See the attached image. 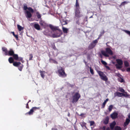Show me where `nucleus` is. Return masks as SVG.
<instances>
[{"mask_svg":"<svg viewBox=\"0 0 130 130\" xmlns=\"http://www.w3.org/2000/svg\"><path fill=\"white\" fill-rule=\"evenodd\" d=\"M113 107V106L112 105H110L108 107V109L109 111H111L112 108Z\"/></svg>","mask_w":130,"mask_h":130,"instance_id":"37","label":"nucleus"},{"mask_svg":"<svg viewBox=\"0 0 130 130\" xmlns=\"http://www.w3.org/2000/svg\"><path fill=\"white\" fill-rule=\"evenodd\" d=\"M57 72L59 76L63 78L67 77V74L65 72L64 69L62 67H60L59 69L58 70Z\"/></svg>","mask_w":130,"mask_h":130,"instance_id":"4","label":"nucleus"},{"mask_svg":"<svg viewBox=\"0 0 130 130\" xmlns=\"http://www.w3.org/2000/svg\"><path fill=\"white\" fill-rule=\"evenodd\" d=\"M130 122V120L129 119L126 118V119L124 123V126L125 127Z\"/></svg>","mask_w":130,"mask_h":130,"instance_id":"16","label":"nucleus"},{"mask_svg":"<svg viewBox=\"0 0 130 130\" xmlns=\"http://www.w3.org/2000/svg\"><path fill=\"white\" fill-rule=\"evenodd\" d=\"M74 128L75 130H78L77 128V127H75Z\"/></svg>","mask_w":130,"mask_h":130,"instance_id":"60","label":"nucleus"},{"mask_svg":"<svg viewBox=\"0 0 130 130\" xmlns=\"http://www.w3.org/2000/svg\"><path fill=\"white\" fill-rule=\"evenodd\" d=\"M36 15L37 16V18L39 19H41V14L39 13V12H37L36 13Z\"/></svg>","mask_w":130,"mask_h":130,"instance_id":"31","label":"nucleus"},{"mask_svg":"<svg viewBox=\"0 0 130 130\" xmlns=\"http://www.w3.org/2000/svg\"><path fill=\"white\" fill-rule=\"evenodd\" d=\"M126 94H125L124 96L126 98H130V95L127 94L126 92H125Z\"/></svg>","mask_w":130,"mask_h":130,"instance_id":"43","label":"nucleus"},{"mask_svg":"<svg viewBox=\"0 0 130 130\" xmlns=\"http://www.w3.org/2000/svg\"><path fill=\"white\" fill-rule=\"evenodd\" d=\"M129 2H127L126 1H124L121 3V4L119 5V7H121L123 6H124L125 4H127L128 3H129Z\"/></svg>","mask_w":130,"mask_h":130,"instance_id":"27","label":"nucleus"},{"mask_svg":"<svg viewBox=\"0 0 130 130\" xmlns=\"http://www.w3.org/2000/svg\"><path fill=\"white\" fill-rule=\"evenodd\" d=\"M90 126L93 125L94 124V122L93 121H90Z\"/></svg>","mask_w":130,"mask_h":130,"instance_id":"46","label":"nucleus"},{"mask_svg":"<svg viewBox=\"0 0 130 130\" xmlns=\"http://www.w3.org/2000/svg\"><path fill=\"white\" fill-rule=\"evenodd\" d=\"M84 115V114H83V113H82V114H81L80 115V116H82L83 115Z\"/></svg>","mask_w":130,"mask_h":130,"instance_id":"62","label":"nucleus"},{"mask_svg":"<svg viewBox=\"0 0 130 130\" xmlns=\"http://www.w3.org/2000/svg\"><path fill=\"white\" fill-rule=\"evenodd\" d=\"M51 130H58V129L56 128H52L51 129Z\"/></svg>","mask_w":130,"mask_h":130,"instance_id":"52","label":"nucleus"},{"mask_svg":"<svg viewBox=\"0 0 130 130\" xmlns=\"http://www.w3.org/2000/svg\"><path fill=\"white\" fill-rule=\"evenodd\" d=\"M12 56L13 58L15 60H17L19 58L18 55L17 54H14Z\"/></svg>","mask_w":130,"mask_h":130,"instance_id":"24","label":"nucleus"},{"mask_svg":"<svg viewBox=\"0 0 130 130\" xmlns=\"http://www.w3.org/2000/svg\"><path fill=\"white\" fill-rule=\"evenodd\" d=\"M128 119H130V113H129L128 115Z\"/></svg>","mask_w":130,"mask_h":130,"instance_id":"54","label":"nucleus"},{"mask_svg":"<svg viewBox=\"0 0 130 130\" xmlns=\"http://www.w3.org/2000/svg\"><path fill=\"white\" fill-rule=\"evenodd\" d=\"M126 71L128 72H130V67L127 68Z\"/></svg>","mask_w":130,"mask_h":130,"instance_id":"50","label":"nucleus"},{"mask_svg":"<svg viewBox=\"0 0 130 130\" xmlns=\"http://www.w3.org/2000/svg\"><path fill=\"white\" fill-rule=\"evenodd\" d=\"M116 124V123L115 121L113 122L112 123L110 124V129L112 130L113 129Z\"/></svg>","mask_w":130,"mask_h":130,"instance_id":"17","label":"nucleus"},{"mask_svg":"<svg viewBox=\"0 0 130 130\" xmlns=\"http://www.w3.org/2000/svg\"><path fill=\"white\" fill-rule=\"evenodd\" d=\"M39 23L41 26L43 27L44 28L47 26V24L45 22L41 20L40 21Z\"/></svg>","mask_w":130,"mask_h":130,"instance_id":"12","label":"nucleus"},{"mask_svg":"<svg viewBox=\"0 0 130 130\" xmlns=\"http://www.w3.org/2000/svg\"><path fill=\"white\" fill-rule=\"evenodd\" d=\"M19 31H20L23 29V28L19 25H17Z\"/></svg>","mask_w":130,"mask_h":130,"instance_id":"32","label":"nucleus"},{"mask_svg":"<svg viewBox=\"0 0 130 130\" xmlns=\"http://www.w3.org/2000/svg\"><path fill=\"white\" fill-rule=\"evenodd\" d=\"M40 108V107H33L30 109V111L26 113V114H28L29 115H32L34 111H36L37 110H39Z\"/></svg>","mask_w":130,"mask_h":130,"instance_id":"8","label":"nucleus"},{"mask_svg":"<svg viewBox=\"0 0 130 130\" xmlns=\"http://www.w3.org/2000/svg\"><path fill=\"white\" fill-rule=\"evenodd\" d=\"M108 99H106V100H105L104 101V102L103 103L102 105V108H104L105 106V104H106L107 102L108 101Z\"/></svg>","mask_w":130,"mask_h":130,"instance_id":"26","label":"nucleus"},{"mask_svg":"<svg viewBox=\"0 0 130 130\" xmlns=\"http://www.w3.org/2000/svg\"><path fill=\"white\" fill-rule=\"evenodd\" d=\"M125 94L119 92H116L114 94V97L118 96V97H121L123 96H124Z\"/></svg>","mask_w":130,"mask_h":130,"instance_id":"11","label":"nucleus"},{"mask_svg":"<svg viewBox=\"0 0 130 130\" xmlns=\"http://www.w3.org/2000/svg\"><path fill=\"white\" fill-rule=\"evenodd\" d=\"M49 27L53 31H55L57 30L58 31H56L55 33L52 34V37L53 38H56L59 37L62 35V33L61 30L59 28L58 26H54L51 24H50Z\"/></svg>","mask_w":130,"mask_h":130,"instance_id":"1","label":"nucleus"},{"mask_svg":"<svg viewBox=\"0 0 130 130\" xmlns=\"http://www.w3.org/2000/svg\"><path fill=\"white\" fill-rule=\"evenodd\" d=\"M14 37L17 40H18V35H15L14 36Z\"/></svg>","mask_w":130,"mask_h":130,"instance_id":"48","label":"nucleus"},{"mask_svg":"<svg viewBox=\"0 0 130 130\" xmlns=\"http://www.w3.org/2000/svg\"><path fill=\"white\" fill-rule=\"evenodd\" d=\"M95 45L93 44L92 43L90 44L88 47L89 50H90L93 48L95 46Z\"/></svg>","mask_w":130,"mask_h":130,"instance_id":"22","label":"nucleus"},{"mask_svg":"<svg viewBox=\"0 0 130 130\" xmlns=\"http://www.w3.org/2000/svg\"><path fill=\"white\" fill-rule=\"evenodd\" d=\"M23 67V65L22 64H21V65H19L18 67V68L19 70L20 71H22V68Z\"/></svg>","mask_w":130,"mask_h":130,"instance_id":"34","label":"nucleus"},{"mask_svg":"<svg viewBox=\"0 0 130 130\" xmlns=\"http://www.w3.org/2000/svg\"><path fill=\"white\" fill-rule=\"evenodd\" d=\"M2 50L3 51L5 52V55H8V51H7V48L5 47H3L2 48Z\"/></svg>","mask_w":130,"mask_h":130,"instance_id":"19","label":"nucleus"},{"mask_svg":"<svg viewBox=\"0 0 130 130\" xmlns=\"http://www.w3.org/2000/svg\"><path fill=\"white\" fill-rule=\"evenodd\" d=\"M11 33L13 35V36H14L15 34H14V32H12Z\"/></svg>","mask_w":130,"mask_h":130,"instance_id":"57","label":"nucleus"},{"mask_svg":"<svg viewBox=\"0 0 130 130\" xmlns=\"http://www.w3.org/2000/svg\"><path fill=\"white\" fill-rule=\"evenodd\" d=\"M123 31L128 34L130 36V31L125 30H124Z\"/></svg>","mask_w":130,"mask_h":130,"instance_id":"38","label":"nucleus"},{"mask_svg":"<svg viewBox=\"0 0 130 130\" xmlns=\"http://www.w3.org/2000/svg\"><path fill=\"white\" fill-rule=\"evenodd\" d=\"M90 72L92 75H93L94 74L93 70L92 69L91 67H90Z\"/></svg>","mask_w":130,"mask_h":130,"instance_id":"41","label":"nucleus"},{"mask_svg":"<svg viewBox=\"0 0 130 130\" xmlns=\"http://www.w3.org/2000/svg\"><path fill=\"white\" fill-rule=\"evenodd\" d=\"M119 91L122 93H124L125 92V91L121 87H119Z\"/></svg>","mask_w":130,"mask_h":130,"instance_id":"35","label":"nucleus"},{"mask_svg":"<svg viewBox=\"0 0 130 130\" xmlns=\"http://www.w3.org/2000/svg\"><path fill=\"white\" fill-rule=\"evenodd\" d=\"M118 81L121 83H122L124 82L123 79L119 76V77L118 78Z\"/></svg>","mask_w":130,"mask_h":130,"instance_id":"30","label":"nucleus"},{"mask_svg":"<svg viewBox=\"0 0 130 130\" xmlns=\"http://www.w3.org/2000/svg\"><path fill=\"white\" fill-rule=\"evenodd\" d=\"M14 54V52L12 49H10L8 51V55H7L12 56Z\"/></svg>","mask_w":130,"mask_h":130,"instance_id":"13","label":"nucleus"},{"mask_svg":"<svg viewBox=\"0 0 130 130\" xmlns=\"http://www.w3.org/2000/svg\"><path fill=\"white\" fill-rule=\"evenodd\" d=\"M109 118L108 117H106L104 121V123L105 124H107L108 123Z\"/></svg>","mask_w":130,"mask_h":130,"instance_id":"28","label":"nucleus"},{"mask_svg":"<svg viewBox=\"0 0 130 130\" xmlns=\"http://www.w3.org/2000/svg\"><path fill=\"white\" fill-rule=\"evenodd\" d=\"M62 28L63 32L64 33H68L69 30L68 29V28H65L63 26L62 27Z\"/></svg>","mask_w":130,"mask_h":130,"instance_id":"21","label":"nucleus"},{"mask_svg":"<svg viewBox=\"0 0 130 130\" xmlns=\"http://www.w3.org/2000/svg\"><path fill=\"white\" fill-rule=\"evenodd\" d=\"M98 41L97 40H93L92 42V43L94 45H95V46L96 43H98Z\"/></svg>","mask_w":130,"mask_h":130,"instance_id":"42","label":"nucleus"},{"mask_svg":"<svg viewBox=\"0 0 130 130\" xmlns=\"http://www.w3.org/2000/svg\"><path fill=\"white\" fill-rule=\"evenodd\" d=\"M70 113L69 112L68 113V117H70Z\"/></svg>","mask_w":130,"mask_h":130,"instance_id":"56","label":"nucleus"},{"mask_svg":"<svg viewBox=\"0 0 130 130\" xmlns=\"http://www.w3.org/2000/svg\"><path fill=\"white\" fill-rule=\"evenodd\" d=\"M105 67L106 69H107L108 70H110V68L108 66H106V65L105 66Z\"/></svg>","mask_w":130,"mask_h":130,"instance_id":"49","label":"nucleus"},{"mask_svg":"<svg viewBox=\"0 0 130 130\" xmlns=\"http://www.w3.org/2000/svg\"><path fill=\"white\" fill-rule=\"evenodd\" d=\"M100 37H99H99L96 39V40H97L98 41V40L99 39V38H100Z\"/></svg>","mask_w":130,"mask_h":130,"instance_id":"61","label":"nucleus"},{"mask_svg":"<svg viewBox=\"0 0 130 130\" xmlns=\"http://www.w3.org/2000/svg\"><path fill=\"white\" fill-rule=\"evenodd\" d=\"M28 103H27L26 104V108H27L29 109V107L28 105Z\"/></svg>","mask_w":130,"mask_h":130,"instance_id":"51","label":"nucleus"},{"mask_svg":"<svg viewBox=\"0 0 130 130\" xmlns=\"http://www.w3.org/2000/svg\"><path fill=\"white\" fill-rule=\"evenodd\" d=\"M106 129V130H110V128L109 127L107 128Z\"/></svg>","mask_w":130,"mask_h":130,"instance_id":"58","label":"nucleus"},{"mask_svg":"<svg viewBox=\"0 0 130 130\" xmlns=\"http://www.w3.org/2000/svg\"><path fill=\"white\" fill-rule=\"evenodd\" d=\"M121 65H119L118 64H116V66L117 69H120L122 68V67Z\"/></svg>","mask_w":130,"mask_h":130,"instance_id":"40","label":"nucleus"},{"mask_svg":"<svg viewBox=\"0 0 130 130\" xmlns=\"http://www.w3.org/2000/svg\"><path fill=\"white\" fill-rule=\"evenodd\" d=\"M80 95L78 92H76L74 95L73 96V99L72 102L74 103L78 101L80 97Z\"/></svg>","mask_w":130,"mask_h":130,"instance_id":"5","label":"nucleus"},{"mask_svg":"<svg viewBox=\"0 0 130 130\" xmlns=\"http://www.w3.org/2000/svg\"><path fill=\"white\" fill-rule=\"evenodd\" d=\"M21 64V63L20 62H15L13 63V65L16 67H18Z\"/></svg>","mask_w":130,"mask_h":130,"instance_id":"20","label":"nucleus"},{"mask_svg":"<svg viewBox=\"0 0 130 130\" xmlns=\"http://www.w3.org/2000/svg\"><path fill=\"white\" fill-rule=\"evenodd\" d=\"M101 62L102 64L105 65H106L107 64V63L105 62V61L103 60L102 59H101Z\"/></svg>","mask_w":130,"mask_h":130,"instance_id":"39","label":"nucleus"},{"mask_svg":"<svg viewBox=\"0 0 130 130\" xmlns=\"http://www.w3.org/2000/svg\"><path fill=\"white\" fill-rule=\"evenodd\" d=\"M78 19H77V21H76V23L77 24H78V23L79 22H78Z\"/></svg>","mask_w":130,"mask_h":130,"instance_id":"59","label":"nucleus"},{"mask_svg":"<svg viewBox=\"0 0 130 130\" xmlns=\"http://www.w3.org/2000/svg\"><path fill=\"white\" fill-rule=\"evenodd\" d=\"M101 53L103 56L106 57H109L108 54L112 55L113 54L112 51L109 48H107L105 49V51H101Z\"/></svg>","mask_w":130,"mask_h":130,"instance_id":"3","label":"nucleus"},{"mask_svg":"<svg viewBox=\"0 0 130 130\" xmlns=\"http://www.w3.org/2000/svg\"><path fill=\"white\" fill-rule=\"evenodd\" d=\"M40 75L41 77L44 78V74L45 73V71H41V70L40 71Z\"/></svg>","mask_w":130,"mask_h":130,"instance_id":"25","label":"nucleus"},{"mask_svg":"<svg viewBox=\"0 0 130 130\" xmlns=\"http://www.w3.org/2000/svg\"><path fill=\"white\" fill-rule=\"evenodd\" d=\"M124 63L125 66L126 67H128L129 66V62L127 61H124Z\"/></svg>","mask_w":130,"mask_h":130,"instance_id":"29","label":"nucleus"},{"mask_svg":"<svg viewBox=\"0 0 130 130\" xmlns=\"http://www.w3.org/2000/svg\"><path fill=\"white\" fill-rule=\"evenodd\" d=\"M23 60V58L22 57H19V58L17 60L19 61H22Z\"/></svg>","mask_w":130,"mask_h":130,"instance_id":"47","label":"nucleus"},{"mask_svg":"<svg viewBox=\"0 0 130 130\" xmlns=\"http://www.w3.org/2000/svg\"><path fill=\"white\" fill-rule=\"evenodd\" d=\"M29 60H32V58L33 57L32 55L31 54H30L29 55Z\"/></svg>","mask_w":130,"mask_h":130,"instance_id":"45","label":"nucleus"},{"mask_svg":"<svg viewBox=\"0 0 130 130\" xmlns=\"http://www.w3.org/2000/svg\"><path fill=\"white\" fill-rule=\"evenodd\" d=\"M116 61L118 64L119 65L122 66L123 64V61L121 59H116Z\"/></svg>","mask_w":130,"mask_h":130,"instance_id":"15","label":"nucleus"},{"mask_svg":"<svg viewBox=\"0 0 130 130\" xmlns=\"http://www.w3.org/2000/svg\"><path fill=\"white\" fill-rule=\"evenodd\" d=\"M118 113L114 112L110 115V117L112 119H114L118 118Z\"/></svg>","mask_w":130,"mask_h":130,"instance_id":"9","label":"nucleus"},{"mask_svg":"<svg viewBox=\"0 0 130 130\" xmlns=\"http://www.w3.org/2000/svg\"><path fill=\"white\" fill-rule=\"evenodd\" d=\"M115 130H122L121 127L118 126H116L114 128Z\"/></svg>","mask_w":130,"mask_h":130,"instance_id":"33","label":"nucleus"},{"mask_svg":"<svg viewBox=\"0 0 130 130\" xmlns=\"http://www.w3.org/2000/svg\"><path fill=\"white\" fill-rule=\"evenodd\" d=\"M23 9L25 10L28 9L29 11L27 10L25 12V13L26 14V16L27 18H31L32 16L31 13H33L34 12V10L33 9L30 7H27L26 5L25 4L24 5Z\"/></svg>","mask_w":130,"mask_h":130,"instance_id":"2","label":"nucleus"},{"mask_svg":"<svg viewBox=\"0 0 130 130\" xmlns=\"http://www.w3.org/2000/svg\"><path fill=\"white\" fill-rule=\"evenodd\" d=\"M31 25L34 26L35 28L37 30H39L40 29V26L38 23H31Z\"/></svg>","mask_w":130,"mask_h":130,"instance_id":"10","label":"nucleus"},{"mask_svg":"<svg viewBox=\"0 0 130 130\" xmlns=\"http://www.w3.org/2000/svg\"><path fill=\"white\" fill-rule=\"evenodd\" d=\"M74 11L75 12V18L77 19L83 16L82 14H81L80 9L74 10Z\"/></svg>","mask_w":130,"mask_h":130,"instance_id":"7","label":"nucleus"},{"mask_svg":"<svg viewBox=\"0 0 130 130\" xmlns=\"http://www.w3.org/2000/svg\"><path fill=\"white\" fill-rule=\"evenodd\" d=\"M97 72L102 79L105 82L107 81L108 80L107 77L102 72L99 71H97Z\"/></svg>","mask_w":130,"mask_h":130,"instance_id":"6","label":"nucleus"},{"mask_svg":"<svg viewBox=\"0 0 130 130\" xmlns=\"http://www.w3.org/2000/svg\"><path fill=\"white\" fill-rule=\"evenodd\" d=\"M113 58H114L115 59V58H116V56H113Z\"/></svg>","mask_w":130,"mask_h":130,"instance_id":"64","label":"nucleus"},{"mask_svg":"<svg viewBox=\"0 0 130 130\" xmlns=\"http://www.w3.org/2000/svg\"><path fill=\"white\" fill-rule=\"evenodd\" d=\"M61 25L63 26V25H65L67 24V23L66 21L63 20V21L61 22Z\"/></svg>","mask_w":130,"mask_h":130,"instance_id":"36","label":"nucleus"},{"mask_svg":"<svg viewBox=\"0 0 130 130\" xmlns=\"http://www.w3.org/2000/svg\"><path fill=\"white\" fill-rule=\"evenodd\" d=\"M103 128L104 130H105V126H103Z\"/></svg>","mask_w":130,"mask_h":130,"instance_id":"55","label":"nucleus"},{"mask_svg":"<svg viewBox=\"0 0 130 130\" xmlns=\"http://www.w3.org/2000/svg\"><path fill=\"white\" fill-rule=\"evenodd\" d=\"M49 61L50 63H54L56 64H57L58 63L56 61L51 58H50Z\"/></svg>","mask_w":130,"mask_h":130,"instance_id":"18","label":"nucleus"},{"mask_svg":"<svg viewBox=\"0 0 130 130\" xmlns=\"http://www.w3.org/2000/svg\"><path fill=\"white\" fill-rule=\"evenodd\" d=\"M93 15H92L91 16V17H89V18H93Z\"/></svg>","mask_w":130,"mask_h":130,"instance_id":"63","label":"nucleus"},{"mask_svg":"<svg viewBox=\"0 0 130 130\" xmlns=\"http://www.w3.org/2000/svg\"><path fill=\"white\" fill-rule=\"evenodd\" d=\"M105 33V31L104 30H103L101 32L100 34L99 35V37H101Z\"/></svg>","mask_w":130,"mask_h":130,"instance_id":"44","label":"nucleus"},{"mask_svg":"<svg viewBox=\"0 0 130 130\" xmlns=\"http://www.w3.org/2000/svg\"><path fill=\"white\" fill-rule=\"evenodd\" d=\"M53 48L54 50H56V47H55V45H54V46H53Z\"/></svg>","mask_w":130,"mask_h":130,"instance_id":"53","label":"nucleus"},{"mask_svg":"<svg viewBox=\"0 0 130 130\" xmlns=\"http://www.w3.org/2000/svg\"><path fill=\"white\" fill-rule=\"evenodd\" d=\"M80 8L79 6V3L78 2V0H76L75 4V8L74 10L80 9Z\"/></svg>","mask_w":130,"mask_h":130,"instance_id":"14","label":"nucleus"},{"mask_svg":"<svg viewBox=\"0 0 130 130\" xmlns=\"http://www.w3.org/2000/svg\"><path fill=\"white\" fill-rule=\"evenodd\" d=\"M8 60L10 63H13L14 61V59L12 57H10L9 58Z\"/></svg>","mask_w":130,"mask_h":130,"instance_id":"23","label":"nucleus"}]
</instances>
